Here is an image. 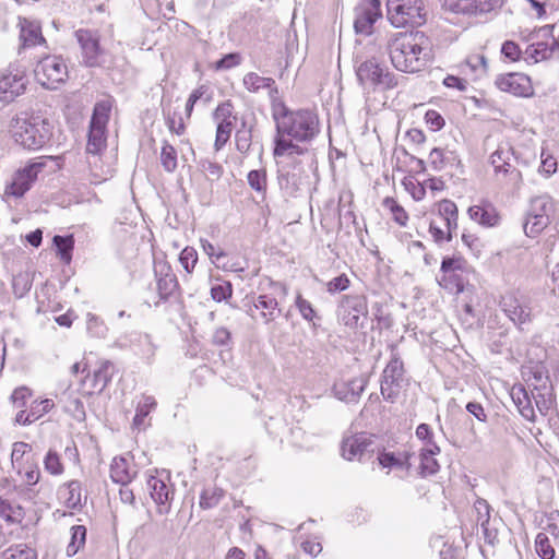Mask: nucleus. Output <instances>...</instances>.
Here are the masks:
<instances>
[{
	"label": "nucleus",
	"instance_id": "nucleus-52",
	"mask_svg": "<svg viewBox=\"0 0 559 559\" xmlns=\"http://www.w3.org/2000/svg\"><path fill=\"white\" fill-rule=\"evenodd\" d=\"M461 240H462L463 245L475 257L478 258L480 255L484 245H483L480 238L475 233H472L471 230H467V229L463 230V233L461 235Z\"/></svg>",
	"mask_w": 559,
	"mask_h": 559
},
{
	"label": "nucleus",
	"instance_id": "nucleus-24",
	"mask_svg": "<svg viewBox=\"0 0 559 559\" xmlns=\"http://www.w3.org/2000/svg\"><path fill=\"white\" fill-rule=\"evenodd\" d=\"M138 469L134 457L130 453L115 456L110 463L109 475L114 483L126 486L136 476Z\"/></svg>",
	"mask_w": 559,
	"mask_h": 559
},
{
	"label": "nucleus",
	"instance_id": "nucleus-43",
	"mask_svg": "<svg viewBox=\"0 0 559 559\" xmlns=\"http://www.w3.org/2000/svg\"><path fill=\"white\" fill-rule=\"evenodd\" d=\"M223 497L224 490L222 488L216 486L205 488L200 495L199 506L203 510L215 508Z\"/></svg>",
	"mask_w": 559,
	"mask_h": 559
},
{
	"label": "nucleus",
	"instance_id": "nucleus-18",
	"mask_svg": "<svg viewBox=\"0 0 559 559\" xmlns=\"http://www.w3.org/2000/svg\"><path fill=\"white\" fill-rule=\"evenodd\" d=\"M155 276L159 298V300L155 302V306L168 301L171 297L180 293L178 278L168 262L160 261L155 264Z\"/></svg>",
	"mask_w": 559,
	"mask_h": 559
},
{
	"label": "nucleus",
	"instance_id": "nucleus-56",
	"mask_svg": "<svg viewBox=\"0 0 559 559\" xmlns=\"http://www.w3.org/2000/svg\"><path fill=\"white\" fill-rule=\"evenodd\" d=\"M179 261L187 273H192L198 263V253L193 247H186L181 250Z\"/></svg>",
	"mask_w": 559,
	"mask_h": 559
},
{
	"label": "nucleus",
	"instance_id": "nucleus-54",
	"mask_svg": "<svg viewBox=\"0 0 559 559\" xmlns=\"http://www.w3.org/2000/svg\"><path fill=\"white\" fill-rule=\"evenodd\" d=\"M490 163L493 167V176L502 173L504 169L512 167L510 157L507 152L502 150H496L490 156Z\"/></svg>",
	"mask_w": 559,
	"mask_h": 559
},
{
	"label": "nucleus",
	"instance_id": "nucleus-27",
	"mask_svg": "<svg viewBox=\"0 0 559 559\" xmlns=\"http://www.w3.org/2000/svg\"><path fill=\"white\" fill-rule=\"evenodd\" d=\"M467 214L472 221L484 227H496L501 221L498 210L487 201L469 206Z\"/></svg>",
	"mask_w": 559,
	"mask_h": 559
},
{
	"label": "nucleus",
	"instance_id": "nucleus-36",
	"mask_svg": "<svg viewBox=\"0 0 559 559\" xmlns=\"http://www.w3.org/2000/svg\"><path fill=\"white\" fill-rule=\"evenodd\" d=\"M243 85L251 93H257L261 90L277 92L275 81L272 78H264L255 72H249L243 76Z\"/></svg>",
	"mask_w": 559,
	"mask_h": 559
},
{
	"label": "nucleus",
	"instance_id": "nucleus-42",
	"mask_svg": "<svg viewBox=\"0 0 559 559\" xmlns=\"http://www.w3.org/2000/svg\"><path fill=\"white\" fill-rule=\"evenodd\" d=\"M31 451L32 448L26 442H15L13 444L11 460L13 465L19 469L21 473L23 468H25L26 463L28 462V459L31 457Z\"/></svg>",
	"mask_w": 559,
	"mask_h": 559
},
{
	"label": "nucleus",
	"instance_id": "nucleus-55",
	"mask_svg": "<svg viewBox=\"0 0 559 559\" xmlns=\"http://www.w3.org/2000/svg\"><path fill=\"white\" fill-rule=\"evenodd\" d=\"M424 120L431 132H438L445 126L444 117L436 109H428L425 112Z\"/></svg>",
	"mask_w": 559,
	"mask_h": 559
},
{
	"label": "nucleus",
	"instance_id": "nucleus-31",
	"mask_svg": "<svg viewBox=\"0 0 559 559\" xmlns=\"http://www.w3.org/2000/svg\"><path fill=\"white\" fill-rule=\"evenodd\" d=\"M493 177L497 185L508 193H516L523 186L522 173L515 166L504 169Z\"/></svg>",
	"mask_w": 559,
	"mask_h": 559
},
{
	"label": "nucleus",
	"instance_id": "nucleus-6",
	"mask_svg": "<svg viewBox=\"0 0 559 559\" xmlns=\"http://www.w3.org/2000/svg\"><path fill=\"white\" fill-rule=\"evenodd\" d=\"M356 76L358 83L371 92H385L399 85L395 74L374 57L357 66Z\"/></svg>",
	"mask_w": 559,
	"mask_h": 559
},
{
	"label": "nucleus",
	"instance_id": "nucleus-45",
	"mask_svg": "<svg viewBox=\"0 0 559 559\" xmlns=\"http://www.w3.org/2000/svg\"><path fill=\"white\" fill-rule=\"evenodd\" d=\"M44 467L47 473L53 476H60L64 472V465L60 454L55 450H49L44 457Z\"/></svg>",
	"mask_w": 559,
	"mask_h": 559
},
{
	"label": "nucleus",
	"instance_id": "nucleus-9",
	"mask_svg": "<svg viewBox=\"0 0 559 559\" xmlns=\"http://www.w3.org/2000/svg\"><path fill=\"white\" fill-rule=\"evenodd\" d=\"M556 210L557 203L550 195L544 194L533 198L524 223L525 235L532 238L540 235L550 224V218Z\"/></svg>",
	"mask_w": 559,
	"mask_h": 559
},
{
	"label": "nucleus",
	"instance_id": "nucleus-61",
	"mask_svg": "<svg viewBox=\"0 0 559 559\" xmlns=\"http://www.w3.org/2000/svg\"><path fill=\"white\" fill-rule=\"evenodd\" d=\"M240 62H241L240 55L237 52H231V53L225 55L222 59L216 61L214 64V69L216 71L228 70V69L239 66Z\"/></svg>",
	"mask_w": 559,
	"mask_h": 559
},
{
	"label": "nucleus",
	"instance_id": "nucleus-33",
	"mask_svg": "<svg viewBox=\"0 0 559 559\" xmlns=\"http://www.w3.org/2000/svg\"><path fill=\"white\" fill-rule=\"evenodd\" d=\"M24 508L8 498L0 497V518L8 525L21 524L24 520Z\"/></svg>",
	"mask_w": 559,
	"mask_h": 559
},
{
	"label": "nucleus",
	"instance_id": "nucleus-28",
	"mask_svg": "<svg viewBox=\"0 0 559 559\" xmlns=\"http://www.w3.org/2000/svg\"><path fill=\"white\" fill-rule=\"evenodd\" d=\"M559 51V43L554 36H549L546 40L533 43L524 51L526 62L537 63L551 58Z\"/></svg>",
	"mask_w": 559,
	"mask_h": 559
},
{
	"label": "nucleus",
	"instance_id": "nucleus-59",
	"mask_svg": "<svg viewBox=\"0 0 559 559\" xmlns=\"http://www.w3.org/2000/svg\"><path fill=\"white\" fill-rule=\"evenodd\" d=\"M31 282L27 275L17 274L13 277L12 289L16 297L22 298L31 289Z\"/></svg>",
	"mask_w": 559,
	"mask_h": 559
},
{
	"label": "nucleus",
	"instance_id": "nucleus-32",
	"mask_svg": "<svg viewBox=\"0 0 559 559\" xmlns=\"http://www.w3.org/2000/svg\"><path fill=\"white\" fill-rule=\"evenodd\" d=\"M59 500L69 509H75L81 504L82 486L79 480H70L58 489Z\"/></svg>",
	"mask_w": 559,
	"mask_h": 559
},
{
	"label": "nucleus",
	"instance_id": "nucleus-16",
	"mask_svg": "<svg viewBox=\"0 0 559 559\" xmlns=\"http://www.w3.org/2000/svg\"><path fill=\"white\" fill-rule=\"evenodd\" d=\"M495 84L498 90L516 97L530 98L535 94L531 76L522 72H509L497 76Z\"/></svg>",
	"mask_w": 559,
	"mask_h": 559
},
{
	"label": "nucleus",
	"instance_id": "nucleus-25",
	"mask_svg": "<svg viewBox=\"0 0 559 559\" xmlns=\"http://www.w3.org/2000/svg\"><path fill=\"white\" fill-rule=\"evenodd\" d=\"M499 306L506 316L518 326L532 321L531 309L523 306L514 293H507L500 298Z\"/></svg>",
	"mask_w": 559,
	"mask_h": 559
},
{
	"label": "nucleus",
	"instance_id": "nucleus-12",
	"mask_svg": "<svg viewBox=\"0 0 559 559\" xmlns=\"http://www.w3.org/2000/svg\"><path fill=\"white\" fill-rule=\"evenodd\" d=\"M28 85L27 74L19 66H9L0 71V102L11 104L22 96Z\"/></svg>",
	"mask_w": 559,
	"mask_h": 559
},
{
	"label": "nucleus",
	"instance_id": "nucleus-44",
	"mask_svg": "<svg viewBox=\"0 0 559 559\" xmlns=\"http://www.w3.org/2000/svg\"><path fill=\"white\" fill-rule=\"evenodd\" d=\"M86 539V527L83 525H75L71 528V540L67 546V554L74 556L84 545Z\"/></svg>",
	"mask_w": 559,
	"mask_h": 559
},
{
	"label": "nucleus",
	"instance_id": "nucleus-34",
	"mask_svg": "<svg viewBox=\"0 0 559 559\" xmlns=\"http://www.w3.org/2000/svg\"><path fill=\"white\" fill-rule=\"evenodd\" d=\"M440 217L444 221L445 227L450 230L457 228L459 210L456 204L449 199H442L433 204Z\"/></svg>",
	"mask_w": 559,
	"mask_h": 559
},
{
	"label": "nucleus",
	"instance_id": "nucleus-60",
	"mask_svg": "<svg viewBox=\"0 0 559 559\" xmlns=\"http://www.w3.org/2000/svg\"><path fill=\"white\" fill-rule=\"evenodd\" d=\"M349 285L350 280L345 273H343L326 283V290L330 294H335L338 292L346 290L349 287Z\"/></svg>",
	"mask_w": 559,
	"mask_h": 559
},
{
	"label": "nucleus",
	"instance_id": "nucleus-21",
	"mask_svg": "<svg viewBox=\"0 0 559 559\" xmlns=\"http://www.w3.org/2000/svg\"><path fill=\"white\" fill-rule=\"evenodd\" d=\"M372 444L373 441L369 435L365 432L354 433L343 439L341 454L346 461L361 462L370 452Z\"/></svg>",
	"mask_w": 559,
	"mask_h": 559
},
{
	"label": "nucleus",
	"instance_id": "nucleus-23",
	"mask_svg": "<svg viewBox=\"0 0 559 559\" xmlns=\"http://www.w3.org/2000/svg\"><path fill=\"white\" fill-rule=\"evenodd\" d=\"M75 37L80 44L84 63L87 67L99 66L103 55L99 36L95 32L81 28L75 32Z\"/></svg>",
	"mask_w": 559,
	"mask_h": 559
},
{
	"label": "nucleus",
	"instance_id": "nucleus-35",
	"mask_svg": "<svg viewBox=\"0 0 559 559\" xmlns=\"http://www.w3.org/2000/svg\"><path fill=\"white\" fill-rule=\"evenodd\" d=\"M412 454L408 452L394 453L388 452L385 449L378 451L377 460L381 467H406L411 466Z\"/></svg>",
	"mask_w": 559,
	"mask_h": 559
},
{
	"label": "nucleus",
	"instance_id": "nucleus-7",
	"mask_svg": "<svg viewBox=\"0 0 559 559\" xmlns=\"http://www.w3.org/2000/svg\"><path fill=\"white\" fill-rule=\"evenodd\" d=\"M49 158L46 156L36 157L16 169L4 187V198L14 200L23 198L33 188L38 176L46 168L47 159Z\"/></svg>",
	"mask_w": 559,
	"mask_h": 559
},
{
	"label": "nucleus",
	"instance_id": "nucleus-50",
	"mask_svg": "<svg viewBox=\"0 0 559 559\" xmlns=\"http://www.w3.org/2000/svg\"><path fill=\"white\" fill-rule=\"evenodd\" d=\"M404 374V364L399 357H393L383 370V379L402 381Z\"/></svg>",
	"mask_w": 559,
	"mask_h": 559
},
{
	"label": "nucleus",
	"instance_id": "nucleus-3",
	"mask_svg": "<svg viewBox=\"0 0 559 559\" xmlns=\"http://www.w3.org/2000/svg\"><path fill=\"white\" fill-rule=\"evenodd\" d=\"M15 143L26 150L44 147L52 136V126L47 118L33 110H23L12 117L8 128Z\"/></svg>",
	"mask_w": 559,
	"mask_h": 559
},
{
	"label": "nucleus",
	"instance_id": "nucleus-51",
	"mask_svg": "<svg viewBox=\"0 0 559 559\" xmlns=\"http://www.w3.org/2000/svg\"><path fill=\"white\" fill-rule=\"evenodd\" d=\"M535 549L542 559H554L555 549L545 533H538L535 538Z\"/></svg>",
	"mask_w": 559,
	"mask_h": 559
},
{
	"label": "nucleus",
	"instance_id": "nucleus-17",
	"mask_svg": "<svg viewBox=\"0 0 559 559\" xmlns=\"http://www.w3.org/2000/svg\"><path fill=\"white\" fill-rule=\"evenodd\" d=\"M117 368L110 360H102L98 367L92 372L87 373L81 383V391L83 395H93L100 393L110 383Z\"/></svg>",
	"mask_w": 559,
	"mask_h": 559
},
{
	"label": "nucleus",
	"instance_id": "nucleus-46",
	"mask_svg": "<svg viewBox=\"0 0 559 559\" xmlns=\"http://www.w3.org/2000/svg\"><path fill=\"white\" fill-rule=\"evenodd\" d=\"M160 163H162L163 168L168 173H173L177 168V165H178L177 151L168 142H164L162 145Z\"/></svg>",
	"mask_w": 559,
	"mask_h": 559
},
{
	"label": "nucleus",
	"instance_id": "nucleus-53",
	"mask_svg": "<svg viewBox=\"0 0 559 559\" xmlns=\"http://www.w3.org/2000/svg\"><path fill=\"white\" fill-rule=\"evenodd\" d=\"M5 559H37L36 551L26 545H15L7 549Z\"/></svg>",
	"mask_w": 559,
	"mask_h": 559
},
{
	"label": "nucleus",
	"instance_id": "nucleus-14",
	"mask_svg": "<svg viewBox=\"0 0 559 559\" xmlns=\"http://www.w3.org/2000/svg\"><path fill=\"white\" fill-rule=\"evenodd\" d=\"M368 316L367 299L362 295L343 296L338 310L341 322L350 331H356L362 325L361 320Z\"/></svg>",
	"mask_w": 559,
	"mask_h": 559
},
{
	"label": "nucleus",
	"instance_id": "nucleus-8",
	"mask_svg": "<svg viewBox=\"0 0 559 559\" xmlns=\"http://www.w3.org/2000/svg\"><path fill=\"white\" fill-rule=\"evenodd\" d=\"M388 19L397 28L420 26L426 22L423 0H388Z\"/></svg>",
	"mask_w": 559,
	"mask_h": 559
},
{
	"label": "nucleus",
	"instance_id": "nucleus-1",
	"mask_svg": "<svg viewBox=\"0 0 559 559\" xmlns=\"http://www.w3.org/2000/svg\"><path fill=\"white\" fill-rule=\"evenodd\" d=\"M275 136L273 157L282 169L296 168L308 150L301 144L311 142L320 132V119L314 109H289L282 105L274 110Z\"/></svg>",
	"mask_w": 559,
	"mask_h": 559
},
{
	"label": "nucleus",
	"instance_id": "nucleus-15",
	"mask_svg": "<svg viewBox=\"0 0 559 559\" xmlns=\"http://www.w3.org/2000/svg\"><path fill=\"white\" fill-rule=\"evenodd\" d=\"M354 29L357 34L369 36L374 24L382 17L380 0H360L354 10Z\"/></svg>",
	"mask_w": 559,
	"mask_h": 559
},
{
	"label": "nucleus",
	"instance_id": "nucleus-2",
	"mask_svg": "<svg viewBox=\"0 0 559 559\" xmlns=\"http://www.w3.org/2000/svg\"><path fill=\"white\" fill-rule=\"evenodd\" d=\"M429 39L423 32H399L388 41V52L393 67L414 73L427 63Z\"/></svg>",
	"mask_w": 559,
	"mask_h": 559
},
{
	"label": "nucleus",
	"instance_id": "nucleus-37",
	"mask_svg": "<svg viewBox=\"0 0 559 559\" xmlns=\"http://www.w3.org/2000/svg\"><path fill=\"white\" fill-rule=\"evenodd\" d=\"M383 207L390 213L392 219L400 226L406 227L409 221V215L404 206L393 197H385L382 200Z\"/></svg>",
	"mask_w": 559,
	"mask_h": 559
},
{
	"label": "nucleus",
	"instance_id": "nucleus-49",
	"mask_svg": "<svg viewBox=\"0 0 559 559\" xmlns=\"http://www.w3.org/2000/svg\"><path fill=\"white\" fill-rule=\"evenodd\" d=\"M234 288L229 281H221L212 285L211 297L216 302L227 301L233 297Z\"/></svg>",
	"mask_w": 559,
	"mask_h": 559
},
{
	"label": "nucleus",
	"instance_id": "nucleus-4",
	"mask_svg": "<svg viewBox=\"0 0 559 559\" xmlns=\"http://www.w3.org/2000/svg\"><path fill=\"white\" fill-rule=\"evenodd\" d=\"M15 413V423L29 426L51 412L56 404L52 399L35 396L34 390L27 385L15 388L10 396Z\"/></svg>",
	"mask_w": 559,
	"mask_h": 559
},
{
	"label": "nucleus",
	"instance_id": "nucleus-5",
	"mask_svg": "<svg viewBox=\"0 0 559 559\" xmlns=\"http://www.w3.org/2000/svg\"><path fill=\"white\" fill-rule=\"evenodd\" d=\"M286 287L277 282H270L258 296H253L247 313L255 322L273 324L281 316V301L286 297Z\"/></svg>",
	"mask_w": 559,
	"mask_h": 559
},
{
	"label": "nucleus",
	"instance_id": "nucleus-20",
	"mask_svg": "<svg viewBox=\"0 0 559 559\" xmlns=\"http://www.w3.org/2000/svg\"><path fill=\"white\" fill-rule=\"evenodd\" d=\"M155 474H151L146 479V486L151 498L156 503L158 512L160 514L167 513L170 509L174 491L169 484V477H160L158 471H154Z\"/></svg>",
	"mask_w": 559,
	"mask_h": 559
},
{
	"label": "nucleus",
	"instance_id": "nucleus-29",
	"mask_svg": "<svg viewBox=\"0 0 559 559\" xmlns=\"http://www.w3.org/2000/svg\"><path fill=\"white\" fill-rule=\"evenodd\" d=\"M19 28L22 47L29 48L46 43V39L43 36L41 26L38 22L26 17H20Z\"/></svg>",
	"mask_w": 559,
	"mask_h": 559
},
{
	"label": "nucleus",
	"instance_id": "nucleus-57",
	"mask_svg": "<svg viewBox=\"0 0 559 559\" xmlns=\"http://www.w3.org/2000/svg\"><path fill=\"white\" fill-rule=\"evenodd\" d=\"M469 81L466 76L459 74H448L443 79V85L448 88H453L460 92H465L469 86Z\"/></svg>",
	"mask_w": 559,
	"mask_h": 559
},
{
	"label": "nucleus",
	"instance_id": "nucleus-62",
	"mask_svg": "<svg viewBox=\"0 0 559 559\" xmlns=\"http://www.w3.org/2000/svg\"><path fill=\"white\" fill-rule=\"evenodd\" d=\"M429 233L436 242H443L452 239L453 230L448 229V227L441 228L435 221H431L429 224Z\"/></svg>",
	"mask_w": 559,
	"mask_h": 559
},
{
	"label": "nucleus",
	"instance_id": "nucleus-63",
	"mask_svg": "<svg viewBox=\"0 0 559 559\" xmlns=\"http://www.w3.org/2000/svg\"><path fill=\"white\" fill-rule=\"evenodd\" d=\"M296 307L304 319L312 321L316 318L317 313L311 302L305 299L301 295L296 297Z\"/></svg>",
	"mask_w": 559,
	"mask_h": 559
},
{
	"label": "nucleus",
	"instance_id": "nucleus-48",
	"mask_svg": "<svg viewBox=\"0 0 559 559\" xmlns=\"http://www.w3.org/2000/svg\"><path fill=\"white\" fill-rule=\"evenodd\" d=\"M404 189L411 194L415 201H421L426 197L425 182L418 181L415 177H405L402 181Z\"/></svg>",
	"mask_w": 559,
	"mask_h": 559
},
{
	"label": "nucleus",
	"instance_id": "nucleus-39",
	"mask_svg": "<svg viewBox=\"0 0 559 559\" xmlns=\"http://www.w3.org/2000/svg\"><path fill=\"white\" fill-rule=\"evenodd\" d=\"M155 407V399L153 396L143 395L136 405L133 426L138 429L145 427V419Z\"/></svg>",
	"mask_w": 559,
	"mask_h": 559
},
{
	"label": "nucleus",
	"instance_id": "nucleus-22",
	"mask_svg": "<svg viewBox=\"0 0 559 559\" xmlns=\"http://www.w3.org/2000/svg\"><path fill=\"white\" fill-rule=\"evenodd\" d=\"M206 91H207V87L205 85H200L190 93V95L187 99V103H186V107H185L186 118H183L181 115L177 114L176 111L167 112L166 123H167V127L170 132H173L177 135H181L185 133L186 120L190 119V117L193 112V109H194V105L197 104V102L199 99H201L203 97V95L206 93Z\"/></svg>",
	"mask_w": 559,
	"mask_h": 559
},
{
	"label": "nucleus",
	"instance_id": "nucleus-30",
	"mask_svg": "<svg viewBox=\"0 0 559 559\" xmlns=\"http://www.w3.org/2000/svg\"><path fill=\"white\" fill-rule=\"evenodd\" d=\"M441 449L437 443H430L424 447L419 453L418 472L423 477L435 475L440 469V464L436 456L440 454Z\"/></svg>",
	"mask_w": 559,
	"mask_h": 559
},
{
	"label": "nucleus",
	"instance_id": "nucleus-38",
	"mask_svg": "<svg viewBox=\"0 0 559 559\" xmlns=\"http://www.w3.org/2000/svg\"><path fill=\"white\" fill-rule=\"evenodd\" d=\"M111 108L112 102L110 99L96 103L91 119V127L106 130Z\"/></svg>",
	"mask_w": 559,
	"mask_h": 559
},
{
	"label": "nucleus",
	"instance_id": "nucleus-19",
	"mask_svg": "<svg viewBox=\"0 0 559 559\" xmlns=\"http://www.w3.org/2000/svg\"><path fill=\"white\" fill-rule=\"evenodd\" d=\"M501 2L502 0H442V8L455 14L477 16L493 11Z\"/></svg>",
	"mask_w": 559,
	"mask_h": 559
},
{
	"label": "nucleus",
	"instance_id": "nucleus-26",
	"mask_svg": "<svg viewBox=\"0 0 559 559\" xmlns=\"http://www.w3.org/2000/svg\"><path fill=\"white\" fill-rule=\"evenodd\" d=\"M454 69L459 74L466 76L469 82L476 81L487 72V59L483 52H472Z\"/></svg>",
	"mask_w": 559,
	"mask_h": 559
},
{
	"label": "nucleus",
	"instance_id": "nucleus-64",
	"mask_svg": "<svg viewBox=\"0 0 559 559\" xmlns=\"http://www.w3.org/2000/svg\"><path fill=\"white\" fill-rule=\"evenodd\" d=\"M400 391V382L383 379L381 382V394L388 401H394Z\"/></svg>",
	"mask_w": 559,
	"mask_h": 559
},
{
	"label": "nucleus",
	"instance_id": "nucleus-47",
	"mask_svg": "<svg viewBox=\"0 0 559 559\" xmlns=\"http://www.w3.org/2000/svg\"><path fill=\"white\" fill-rule=\"evenodd\" d=\"M249 186L258 193L265 194L267 189V175L265 169L249 171L247 176Z\"/></svg>",
	"mask_w": 559,
	"mask_h": 559
},
{
	"label": "nucleus",
	"instance_id": "nucleus-10",
	"mask_svg": "<svg viewBox=\"0 0 559 559\" xmlns=\"http://www.w3.org/2000/svg\"><path fill=\"white\" fill-rule=\"evenodd\" d=\"M468 262L461 253L444 257L440 266L439 285L456 295L463 293L466 282L464 274L468 272Z\"/></svg>",
	"mask_w": 559,
	"mask_h": 559
},
{
	"label": "nucleus",
	"instance_id": "nucleus-11",
	"mask_svg": "<svg viewBox=\"0 0 559 559\" xmlns=\"http://www.w3.org/2000/svg\"><path fill=\"white\" fill-rule=\"evenodd\" d=\"M212 118L216 124L214 148L221 151L229 141L238 119L234 103L230 99L218 103Z\"/></svg>",
	"mask_w": 559,
	"mask_h": 559
},
{
	"label": "nucleus",
	"instance_id": "nucleus-58",
	"mask_svg": "<svg viewBox=\"0 0 559 559\" xmlns=\"http://www.w3.org/2000/svg\"><path fill=\"white\" fill-rule=\"evenodd\" d=\"M501 53L508 61L516 62L521 59L523 52L519 44L513 40H507L502 44Z\"/></svg>",
	"mask_w": 559,
	"mask_h": 559
},
{
	"label": "nucleus",
	"instance_id": "nucleus-41",
	"mask_svg": "<svg viewBox=\"0 0 559 559\" xmlns=\"http://www.w3.org/2000/svg\"><path fill=\"white\" fill-rule=\"evenodd\" d=\"M53 243L57 248V253L60 257V260L67 264L71 262L72 251L74 248V237L73 235L69 236H55Z\"/></svg>",
	"mask_w": 559,
	"mask_h": 559
},
{
	"label": "nucleus",
	"instance_id": "nucleus-40",
	"mask_svg": "<svg viewBox=\"0 0 559 559\" xmlns=\"http://www.w3.org/2000/svg\"><path fill=\"white\" fill-rule=\"evenodd\" d=\"M106 147V130L90 126L86 151L91 154H99Z\"/></svg>",
	"mask_w": 559,
	"mask_h": 559
},
{
	"label": "nucleus",
	"instance_id": "nucleus-13",
	"mask_svg": "<svg viewBox=\"0 0 559 559\" xmlns=\"http://www.w3.org/2000/svg\"><path fill=\"white\" fill-rule=\"evenodd\" d=\"M36 81L49 90L57 88L68 78V67L66 62L57 56H47L43 58L34 70Z\"/></svg>",
	"mask_w": 559,
	"mask_h": 559
}]
</instances>
